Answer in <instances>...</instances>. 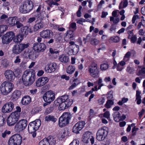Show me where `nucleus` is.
<instances>
[{
  "instance_id": "nucleus-26",
  "label": "nucleus",
  "mask_w": 145,
  "mask_h": 145,
  "mask_svg": "<svg viewBox=\"0 0 145 145\" xmlns=\"http://www.w3.org/2000/svg\"><path fill=\"white\" fill-rule=\"evenodd\" d=\"M44 25L42 22H40L35 24L33 27V30L34 32H36L39 29L43 28Z\"/></svg>"
},
{
  "instance_id": "nucleus-8",
  "label": "nucleus",
  "mask_w": 145,
  "mask_h": 145,
  "mask_svg": "<svg viewBox=\"0 0 145 145\" xmlns=\"http://www.w3.org/2000/svg\"><path fill=\"white\" fill-rule=\"evenodd\" d=\"M88 71L89 75L93 78L98 77L99 71L97 68V64L94 62L91 63L89 66Z\"/></svg>"
},
{
  "instance_id": "nucleus-63",
  "label": "nucleus",
  "mask_w": 145,
  "mask_h": 145,
  "mask_svg": "<svg viewBox=\"0 0 145 145\" xmlns=\"http://www.w3.org/2000/svg\"><path fill=\"white\" fill-rule=\"evenodd\" d=\"M123 67L118 64L117 66V70L118 71H121L123 69Z\"/></svg>"
},
{
  "instance_id": "nucleus-48",
  "label": "nucleus",
  "mask_w": 145,
  "mask_h": 145,
  "mask_svg": "<svg viewBox=\"0 0 145 145\" xmlns=\"http://www.w3.org/2000/svg\"><path fill=\"white\" fill-rule=\"evenodd\" d=\"M66 104L67 108H68L73 103V101L72 99H67L66 101L65 102Z\"/></svg>"
},
{
  "instance_id": "nucleus-29",
  "label": "nucleus",
  "mask_w": 145,
  "mask_h": 145,
  "mask_svg": "<svg viewBox=\"0 0 145 145\" xmlns=\"http://www.w3.org/2000/svg\"><path fill=\"white\" fill-rule=\"evenodd\" d=\"M21 95V92L20 91L16 90L13 92L12 97L13 99H16L20 97Z\"/></svg>"
},
{
  "instance_id": "nucleus-52",
  "label": "nucleus",
  "mask_w": 145,
  "mask_h": 145,
  "mask_svg": "<svg viewBox=\"0 0 145 145\" xmlns=\"http://www.w3.org/2000/svg\"><path fill=\"white\" fill-rule=\"evenodd\" d=\"M111 39L114 42H118L120 41L119 37L117 36L111 38Z\"/></svg>"
},
{
  "instance_id": "nucleus-44",
  "label": "nucleus",
  "mask_w": 145,
  "mask_h": 145,
  "mask_svg": "<svg viewBox=\"0 0 145 145\" xmlns=\"http://www.w3.org/2000/svg\"><path fill=\"white\" fill-rule=\"evenodd\" d=\"M15 25H16V27L18 28H20L23 26L22 24L20 23L18 19H17L15 23Z\"/></svg>"
},
{
  "instance_id": "nucleus-57",
  "label": "nucleus",
  "mask_w": 145,
  "mask_h": 145,
  "mask_svg": "<svg viewBox=\"0 0 145 145\" xmlns=\"http://www.w3.org/2000/svg\"><path fill=\"white\" fill-rule=\"evenodd\" d=\"M31 50L29 49H27L25 50L24 52V55L26 57H28Z\"/></svg>"
},
{
  "instance_id": "nucleus-55",
  "label": "nucleus",
  "mask_w": 145,
  "mask_h": 145,
  "mask_svg": "<svg viewBox=\"0 0 145 145\" xmlns=\"http://www.w3.org/2000/svg\"><path fill=\"white\" fill-rule=\"evenodd\" d=\"M62 39L61 37L59 35H58L56 38V42L57 43H60Z\"/></svg>"
},
{
  "instance_id": "nucleus-2",
  "label": "nucleus",
  "mask_w": 145,
  "mask_h": 145,
  "mask_svg": "<svg viewBox=\"0 0 145 145\" xmlns=\"http://www.w3.org/2000/svg\"><path fill=\"white\" fill-rule=\"evenodd\" d=\"M41 124V121L39 119H37L31 122L29 124L28 127V132L29 133L32 134V135L33 137H35L36 136V131L39 129Z\"/></svg>"
},
{
  "instance_id": "nucleus-17",
  "label": "nucleus",
  "mask_w": 145,
  "mask_h": 145,
  "mask_svg": "<svg viewBox=\"0 0 145 145\" xmlns=\"http://www.w3.org/2000/svg\"><path fill=\"white\" fill-rule=\"evenodd\" d=\"M46 48V45L43 43H35L33 45V49L38 52L44 51Z\"/></svg>"
},
{
  "instance_id": "nucleus-54",
  "label": "nucleus",
  "mask_w": 145,
  "mask_h": 145,
  "mask_svg": "<svg viewBox=\"0 0 145 145\" xmlns=\"http://www.w3.org/2000/svg\"><path fill=\"white\" fill-rule=\"evenodd\" d=\"M110 114L108 111H106L103 114V117L108 120H109L110 118Z\"/></svg>"
},
{
  "instance_id": "nucleus-31",
  "label": "nucleus",
  "mask_w": 145,
  "mask_h": 145,
  "mask_svg": "<svg viewBox=\"0 0 145 145\" xmlns=\"http://www.w3.org/2000/svg\"><path fill=\"white\" fill-rule=\"evenodd\" d=\"M141 93L138 91H136V100H137V104L138 105L140 104L141 102V97L140 94Z\"/></svg>"
},
{
  "instance_id": "nucleus-33",
  "label": "nucleus",
  "mask_w": 145,
  "mask_h": 145,
  "mask_svg": "<svg viewBox=\"0 0 145 145\" xmlns=\"http://www.w3.org/2000/svg\"><path fill=\"white\" fill-rule=\"evenodd\" d=\"M75 68L72 65H70L67 68L66 71L67 73L71 74L75 71Z\"/></svg>"
},
{
  "instance_id": "nucleus-61",
  "label": "nucleus",
  "mask_w": 145,
  "mask_h": 145,
  "mask_svg": "<svg viewBox=\"0 0 145 145\" xmlns=\"http://www.w3.org/2000/svg\"><path fill=\"white\" fill-rule=\"evenodd\" d=\"M21 61V59L20 57V56H17L16 57V59L14 61L15 63H19Z\"/></svg>"
},
{
  "instance_id": "nucleus-27",
  "label": "nucleus",
  "mask_w": 145,
  "mask_h": 145,
  "mask_svg": "<svg viewBox=\"0 0 145 145\" xmlns=\"http://www.w3.org/2000/svg\"><path fill=\"white\" fill-rule=\"evenodd\" d=\"M70 48L71 49V51L73 55L77 54L79 51V47L78 45H74V46H70Z\"/></svg>"
},
{
  "instance_id": "nucleus-15",
  "label": "nucleus",
  "mask_w": 145,
  "mask_h": 145,
  "mask_svg": "<svg viewBox=\"0 0 145 145\" xmlns=\"http://www.w3.org/2000/svg\"><path fill=\"white\" fill-rule=\"evenodd\" d=\"M27 125V121L25 119L20 120L15 126V129L19 131L24 129Z\"/></svg>"
},
{
  "instance_id": "nucleus-43",
  "label": "nucleus",
  "mask_w": 145,
  "mask_h": 145,
  "mask_svg": "<svg viewBox=\"0 0 145 145\" xmlns=\"http://www.w3.org/2000/svg\"><path fill=\"white\" fill-rule=\"evenodd\" d=\"M7 26L6 25H0V33H2L5 31L7 29Z\"/></svg>"
},
{
  "instance_id": "nucleus-60",
  "label": "nucleus",
  "mask_w": 145,
  "mask_h": 145,
  "mask_svg": "<svg viewBox=\"0 0 145 145\" xmlns=\"http://www.w3.org/2000/svg\"><path fill=\"white\" fill-rule=\"evenodd\" d=\"M49 52L52 54H57L59 53V51H58L56 50H54L51 48H50Z\"/></svg>"
},
{
  "instance_id": "nucleus-4",
  "label": "nucleus",
  "mask_w": 145,
  "mask_h": 145,
  "mask_svg": "<svg viewBox=\"0 0 145 145\" xmlns=\"http://www.w3.org/2000/svg\"><path fill=\"white\" fill-rule=\"evenodd\" d=\"M72 117V115L69 112L64 113L59 118V126L61 127L68 124Z\"/></svg>"
},
{
  "instance_id": "nucleus-51",
  "label": "nucleus",
  "mask_w": 145,
  "mask_h": 145,
  "mask_svg": "<svg viewBox=\"0 0 145 145\" xmlns=\"http://www.w3.org/2000/svg\"><path fill=\"white\" fill-rule=\"evenodd\" d=\"M145 74V68L143 67L142 69L139 71L138 75H141L143 74Z\"/></svg>"
},
{
  "instance_id": "nucleus-5",
  "label": "nucleus",
  "mask_w": 145,
  "mask_h": 145,
  "mask_svg": "<svg viewBox=\"0 0 145 145\" xmlns=\"http://www.w3.org/2000/svg\"><path fill=\"white\" fill-rule=\"evenodd\" d=\"M33 8V2L30 0H26L24 2L22 6L20 8V12L23 13H26L29 12Z\"/></svg>"
},
{
  "instance_id": "nucleus-22",
  "label": "nucleus",
  "mask_w": 145,
  "mask_h": 145,
  "mask_svg": "<svg viewBox=\"0 0 145 145\" xmlns=\"http://www.w3.org/2000/svg\"><path fill=\"white\" fill-rule=\"evenodd\" d=\"M17 18L16 16L9 18L6 21L7 24L10 26H15V22L17 19Z\"/></svg>"
},
{
  "instance_id": "nucleus-24",
  "label": "nucleus",
  "mask_w": 145,
  "mask_h": 145,
  "mask_svg": "<svg viewBox=\"0 0 145 145\" xmlns=\"http://www.w3.org/2000/svg\"><path fill=\"white\" fill-rule=\"evenodd\" d=\"M31 102V98L29 96L27 95L25 96L22 98L21 103L23 105H26Z\"/></svg>"
},
{
  "instance_id": "nucleus-38",
  "label": "nucleus",
  "mask_w": 145,
  "mask_h": 145,
  "mask_svg": "<svg viewBox=\"0 0 145 145\" xmlns=\"http://www.w3.org/2000/svg\"><path fill=\"white\" fill-rule=\"evenodd\" d=\"M126 71L128 73L130 74H133L135 71L134 68L131 67L130 66L127 67Z\"/></svg>"
},
{
  "instance_id": "nucleus-35",
  "label": "nucleus",
  "mask_w": 145,
  "mask_h": 145,
  "mask_svg": "<svg viewBox=\"0 0 145 145\" xmlns=\"http://www.w3.org/2000/svg\"><path fill=\"white\" fill-rule=\"evenodd\" d=\"M59 106V110H63L67 108V106L65 102H61L60 103Z\"/></svg>"
},
{
  "instance_id": "nucleus-58",
  "label": "nucleus",
  "mask_w": 145,
  "mask_h": 145,
  "mask_svg": "<svg viewBox=\"0 0 145 145\" xmlns=\"http://www.w3.org/2000/svg\"><path fill=\"white\" fill-rule=\"evenodd\" d=\"M102 80L101 78H99L98 81V84L99 85L98 87V89H100L101 87L103 86V84L102 83Z\"/></svg>"
},
{
  "instance_id": "nucleus-30",
  "label": "nucleus",
  "mask_w": 145,
  "mask_h": 145,
  "mask_svg": "<svg viewBox=\"0 0 145 145\" xmlns=\"http://www.w3.org/2000/svg\"><path fill=\"white\" fill-rule=\"evenodd\" d=\"M45 120L46 121H52L54 122H55L57 120V119L52 115H49L45 117Z\"/></svg>"
},
{
  "instance_id": "nucleus-28",
  "label": "nucleus",
  "mask_w": 145,
  "mask_h": 145,
  "mask_svg": "<svg viewBox=\"0 0 145 145\" xmlns=\"http://www.w3.org/2000/svg\"><path fill=\"white\" fill-rule=\"evenodd\" d=\"M23 36L19 34L17 36H14L13 39L14 42L15 43L20 42L23 39Z\"/></svg>"
},
{
  "instance_id": "nucleus-46",
  "label": "nucleus",
  "mask_w": 145,
  "mask_h": 145,
  "mask_svg": "<svg viewBox=\"0 0 145 145\" xmlns=\"http://www.w3.org/2000/svg\"><path fill=\"white\" fill-rule=\"evenodd\" d=\"M43 84L40 78L38 79L36 82V86L38 87H40L43 86L44 85Z\"/></svg>"
},
{
  "instance_id": "nucleus-32",
  "label": "nucleus",
  "mask_w": 145,
  "mask_h": 145,
  "mask_svg": "<svg viewBox=\"0 0 145 145\" xmlns=\"http://www.w3.org/2000/svg\"><path fill=\"white\" fill-rule=\"evenodd\" d=\"M73 37V32L71 30H69L67 31V34L65 37V40H67L68 39H71Z\"/></svg>"
},
{
  "instance_id": "nucleus-1",
  "label": "nucleus",
  "mask_w": 145,
  "mask_h": 145,
  "mask_svg": "<svg viewBox=\"0 0 145 145\" xmlns=\"http://www.w3.org/2000/svg\"><path fill=\"white\" fill-rule=\"evenodd\" d=\"M35 71L33 70H27L24 72L22 76V80L26 86L31 85L35 80Z\"/></svg>"
},
{
  "instance_id": "nucleus-21",
  "label": "nucleus",
  "mask_w": 145,
  "mask_h": 145,
  "mask_svg": "<svg viewBox=\"0 0 145 145\" xmlns=\"http://www.w3.org/2000/svg\"><path fill=\"white\" fill-rule=\"evenodd\" d=\"M4 74L5 77L10 81L14 80L15 75L14 72L10 70H7L5 71Z\"/></svg>"
},
{
  "instance_id": "nucleus-20",
  "label": "nucleus",
  "mask_w": 145,
  "mask_h": 145,
  "mask_svg": "<svg viewBox=\"0 0 145 145\" xmlns=\"http://www.w3.org/2000/svg\"><path fill=\"white\" fill-rule=\"evenodd\" d=\"M69 99L68 96L64 95L58 98L54 102V106H57L59 105L61 102H65Z\"/></svg>"
},
{
  "instance_id": "nucleus-64",
  "label": "nucleus",
  "mask_w": 145,
  "mask_h": 145,
  "mask_svg": "<svg viewBox=\"0 0 145 145\" xmlns=\"http://www.w3.org/2000/svg\"><path fill=\"white\" fill-rule=\"evenodd\" d=\"M34 55V52L33 51L30 50V52H29V54L28 57L29 59H32L33 58V56Z\"/></svg>"
},
{
  "instance_id": "nucleus-18",
  "label": "nucleus",
  "mask_w": 145,
  "mask_h": 145,
  "mask_svg": "<svg viewBox=\"0 0 145 145\" xmlns=\"http://www.w3.org/2000/svg\"><path fill=\"white\" fill-rule=\"evenodd\" d=\"M57 68V65L55 63H51L46 66L45 69L47 72L51 73L54 72Z\"/></svg>"
},
{
  "instance_id": "nucleus-16",
  "label": "nucleus",
  "mask_w": 145,
  "mask_h": 145,
  "mask_svg": "<svg viewBox=\"0 0 145 145\" xmlns=\"http://www.w3.org/2000/svg\"><path fill=\"white\" fill-rule=\"evenodd\" d=\"M85 124V123L83 121L77 122L73 127L72 132L76 133H78L79 131L82 129Z\"/></svg>"
},
{
  "instance_id": "nucleus-13",
  "label": "nucleus",
  "mask_w": 145,
  "mask_h": 145,
  "mask_svg": "<svg viewBox=\"0 0 145 145\" xmlns=\"http://www.w3.org/2000/svg\"><path fill=\"white\" fill-rule=\"evenodd\" d=\"M56 140L52 136H49L47 138H44L40 141L39 145H55Z\"/></svg>"
},
{
  "instance_id": "nucleus-11",
  "label": "nucleus",
  "mask_w": 145,
  "mask_h": 145,
  "mask_svg": "<svg viewBox=\"0 0 145 145\" xmlns=\"http://www.w3.org/2000/svg\"><path fill=\"white\" fill-rule=\"evenodd\" d=\"M107 129V127H103L99 129L97 133V139L99 141L104 139L108 133Z\"/></svg>"
},
{
  "instance_id": "nucleus-45",
  "label": "nucleus",
  "mask_w": 145,
  "mask_h": 145,
  "mask_svg": "<svg viewBox=\"0 0 145 145\" xmlns=\"http://www.w3.org/2000/svg\"><path fill=\"white\" fill-rule=\"evenodd\" d=\"M110 21H112L114 24H116L119 22V19L118 18H114L113 17L111 16L110 17Z\"/></svg>"
},
{
  "instance_id": "nucleus-23",
  "label": "nucleus",
  "mask_w": 145,
  "mask_h": 145,
  "mask_svg": "<svg viewBox=\"0 0 145 145\" xmlns=\"http://www.w3.org/2000/svg\"><path fill=\"white\" fill-rule=\"evenodd\" d=\"M91 135V133L89 131L86 132L83 135L82 141L83 143H88V142Z\"/></svg>"
},
{
  "instance_id": "nucleus-56",
  "label": "nucleus",
  "mask_w": 145,
  "mask_h": 145,
  "mask_svg": "<svg viewBox=\"0 0 145 145\" xmlns=\"http://www.w3.org/2000/svg\"><path fill=\"white\" fill-rule=\"evenodd\" d=\"M87 21L85 19L81 18L77 21V23L79 24H82V23Z\"/></svg>"
},
{
  "instance_id": "nucleus-37",
  "label": "nucleus",
  "mask_w": 145,
  "mask_h": 145,
  "mask_svg": "<svg viewBox=\"0 0 145 145\" xmlns=\"http://www.w3.org/2000/svg\"><path fill=\"white\" fill-rule=\"evenodd\" d=\"M114 104V102L112 100L109 99L107 100L105 104V107L107 108H110Z\"/></svg>"
},
{
  "instance_id": "nucleus-10",
  "label": "nucleus",
  "mask_w": 145,
  "mask_h": 145,
  "mask_svg": "<svg viewBox=\"0 0 145 145\" xmlns=\"http://www.w3.org/2000/svg\"><path fill=\"white\" fill-rule=\"evenodd\" d=\"M14 33L12 31L7 32L2 37V42L3 44H7L10 42L14 37Z\"/></svg>"
},
{
  "instance_id": "nucleus-12",
  "label": "nucleus",
  "mask_w": 145,
  "mask_h": 145,
  "mask_svg": "<svg viewBox=\"0 0 145 145\" xmlns=\"http://www.w3.org/2000/svg\"><path fill=\"white\" fill-rule=\"evenodd\" d=\"M43 98L45 102L50 104L54 100L55 94L52 91H49L44 93Z\"/></svg>"
},
{
  "instance_id": "nucleus-59",
  "label": "nucleus",
  "mask_w": 145,
  "mask_h": 145,
  "mask_svg": "<svg viewBox=\"0 0 145 145\" xmlns=\"http://www.w3.org/2000/svg\"><path fill=\"white\" fill-rule=\"evenodd\" d=\"M105 98L104 97H101L98 100V102L100 105L103 104L105 102Z\"/></svg>"
},
{
  "instance_id": "nucleus-9",
  "label": "nucleus",
  "mask_w": 145,
  "mask_h": 145,
  "mask_svg": "<svg viewBox=\"0 0 145 145\" xmlns=\"http://www.w3.org/2000/svg\"><path fill=\"white\" fill-rule=\"evenodd\" d=\"M19 115L17 112H12L8 117L7 123L8 125L11 126L15 124L18 121Z\"/></svg>"
},
{
  "instance_id": "nucleus-34",
  "label": "nucleus",
  "mask_w": 145,
  "mask_h": 145,
  "mask_svg": "<svg viewBox=\"0 0 145 145\" xmlns=\"http://www.w3.org/2000/svg\"><path fill=\"white\" fill-rule=\"evenodd\" d=\"M21 32L22 35L24 36H26L28 33L27 30V26H25L22 27L21 29Z\"/></svg>"
},
{
  "instance_id": "nucleus-49",
  "label": "nucleus",
  "mask_w": 145,
  "mask_h": 145,
  "mask_svg": "<svg viewBox=\"0 0 145 145\" xmlns=\"http://www.w3.org/2000/svg\"><path fill=\"white\" fill-rule=\"evenodd\" d=\"M11 133L10 131L6 130L1 134V136L3 138H5L7 135H10Z\"/></svg>"
},
{
  "instance_id": "nucleus-7",
  "label": "nucleus",
  "mask_w": 145,
  "mask_h": 145,
  "mask_svg": "<svg viewBox=\"0 0 145 145\" xmlns=\"http://www.w3.org/2000/svg\"><path fill=\"white\" fill-rule=\"evenodd\" d=\"M29 44L20 43L14 45L13 47L12 51L13 53L16 54L20 53L25 49L29 46Z\"/></svg>"
},
{
  "instance_id": "nucleus-14",
  "label": "nucleus",
  "mask_w": 145,
  "mask_h": 145,
  "mask_svg": "<svg viewBox=\"0 0 145 145\" xmlns=\"http://www.w3.org/2000/svg\"><path fill=\"white\" fill-rule=\"evenodd\" d=\"M14 106V103L9 102L6 103L2 107L1 111L3 113H9L11 112Z\"/></svg>"
},
{
  "instance_id": "nucleus-50",
  "label": "nucleus",
  "mask_w": 145,
  "mask_h": 145,
  "mask_svg": "<svg viewBox=\"0 0 145 145\" xmlns=\"http://www.w3.org/2000/svg\"><path fill=\"white\" fill-rule=\"evenodd\" d=\"M54 106H50L49 107L47 108L46 109V111H45V113H46V114H48L52 112V111L54 110ZM56 106H54V107H56Z\"/></svg>"
},
{
  "instance_id": "nucleus-47",
  "label": "nucleus",
  "mask_w": 145,
  "mask_h": 145,
  "mask_svg": "<svg viewBox=\"0 0 145 145\" xmlns=\"http://www.w3.org/2000/svg\"><path fill=\"white\" fill-rule=\"evenodd\" d=\"M5 118L3 116L0 114V127L3 126L5 124Z\"/></svg>"
},
{
  "instance_id": "nucleus-53",
  "label": "nucleus",
  "mask_w": 145,
  "mask_h": 145,
  "mask_svg": "<svg viewBox=\"0 0 145 145\" xmlns=\"http://www.w3.org/2000/svg\"><path fill=\"white\" fill-rule=\"evenodd\" d=\"M79 141L77 140H74L69 145H79Z\"/></svg>"
},
{
  "instance_id": "nucleus-19",
  "label": "nucleus",
  "mask_w": 145,
  "mask_h": 145,
  "mask_svg": "<svg viewBox=\"0 0 145 145\" xmlns=\"http://www.w3.org/2000/svg\"><path fill=\"white\" fill-rule=\"evenodd\" d=\"M53 34V32L50 30H44L40 33V36L43 38L46 39L51 38Z\"/></svg>"
},
{
  "instance_id": "nucleus-36",
  "label": "nucleus",
  "mask_w": 145,
  "mask_h": 145,
  "mask_svg": "<svg viewBox=\"0 0 145 145\" xmlns=\"http://www.w3.org/2000/svg\"><path fill=\"white\" fill-rule=\"evenodd\" d=\"M99 40L95 38H92L90 39V43L93 45H97L99 43Z\"/></svg>"
},
{
  "instance_id": "nucleus-25",
  "label": "nucleus",
  "mask_w": 145,
  "mask_h": 145,
  "mask_svg": "<svg viewBox=\"0 0 145 145\" xmlns=\"http://www.w3.org/2000/svg\"><path fill=\"white\" fill-rule=\"evenodd\" d=\"M58 59L61 62L66 63L68 62L69 58L64 55H62L59 56Z\"/></svg>"
},
{
  "instance_id": "nucleus-41",
  "label": "nucleus",
  "mask_w": 145,
  "mask_h": 145,
  "mask_svg": "<svg viewBox=\"0 0 145 145\" xmlns=\"http://www.w3.org/2000/svg\"><path fill=\"white\" fill-rule=\"evenodd\" d=\"M40 78L42 81V83L43 84V85L47 83L49 81L48 78L46 77H41Z\"/></svg>"
},
{
  "instance_id": "nucleus-42",
  "label": "nucleus",
  "mask_w": 145,
  "mask_h": 145,
  "mask_svg": "<svg viewBox=\"0 0 145 145\" xmlns=\"http://www.w3.org/2000/svg\"><path fill=\"white\" fill-rule=\"evenodd\" d=\"M1 64L5 67H7L9 66L8 61L6 59H4L2 61Z\"/></svg>"
},
{
  "instance_id": "nucleus-62",
  "label": "nucleus",
  "mask_w": 145,
  "mask_h": 145,
  "mask_svg": "<svg viewBox=\"0 0 145 145\" xmlns=\"http://www.w3.org/2000/svg\"><path fill=\"white\" fill-rule=\"evenodd\" d=\"M70 27L72 29H76V23L75 22L72 23L70 25Z\"/></svg>"
},
{
  "instance_id": "nucleus-40",
  "label": "nucleus",
  "mask_w": 145,
  "mask_h": 145,
  "mask_svg": "<svg viewBox=\"0 0 145 145\" xmlns=\"http://www.w3.org/2000/svg\"><path fill=\"white\" fill-rule=\"evenodd\" d=\"M108 68V65L107 63H104L101 64L100 65V69L102 71L106 70Z\"/></svg>"
},
{
  "instance_id": "nucleus-6",
  "label": "nucleus",
  "mask_w": 145,
  "mask_h": 145,
  "mask_svg": "<svg viewBox=\"0 0 145 145\" xmlns=\"http://www.w3.org/2000/svg\"><path fill=\"white\" fill-rule=\"evenodd\" d=\"M22 142V138L19 134L13 135L9 138L8 145H20Z\"/></svg>"
},
{
  "instance_id": "nucleus-39",
  "label": "nucleus",
  "mask_w": 145,
  "mask_h": 145,
  "mask_svg": "<svg viewBox=\"0 0 145 145\" xmlns=\"http://www.w3.org/2000/svg\"><path fill=\"white\" fill-rule=\"evenodd\" d=\"M131 55V52H127L124 56L123 60L124 61H127L129 59L130 56Z\"/></svg>"
},
{
  "instance_id": "nucleus-3",
  "label": "nucleus",
  "mask_w": 145,
  "mask_h": 145,
  "mask_svg": "<svg viewBox=\"0 0 145 145\" xmlns=\"http://www.w3.org/2000/svg\"><path fill=\"white\" fill-rule=\"evenodd\" d=\"M14 85L11 82L5 81L3 82L0 86V90L2 94L7 95L13 90Z\"/></svg>"
}]
</instances>
